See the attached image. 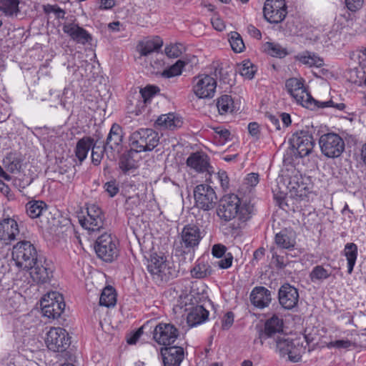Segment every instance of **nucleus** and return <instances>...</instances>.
<instances>
[{
    "label": "nucleus",
    "instance_id": "nucleus-1",
    "mask_svg": "<svg viewBox=\"0 0 366 366\" xmlns=\"http://www.w3.org/2000/svg\"><path fill=\"white\" fill-rule=\"evenodd\" d=\"M252 209V205L241 200L237 195L230 194L221 199L217 214L225 222L237 219L244 223L251 218Z\"/></svg>",
    "mask_w": 366,
    "mask_h": 366
},
{
    "label": "nucleus",
    "instance_id": "nucleus-2",
    "mask_svg": "<svg viewBox=\"0 0 366 366\" xmlns=\"http://www.w3.org/2000/svg\"><path fill=\"white\" fill-rule=\"evenodd\" d=\"M12 259L15 264L23 269L29 270L36 260L38 254L35 247L29 241H20L13 247Z\"/></svg>",
    "mask_w": 366,
    "mask_h": 366
},
{
    "label": "nucleus",
    "instance_id": "nucleus-3",
    "mask_svg": "<svg viewBox=\"0 0 366 366\" xmlns=\"http://www.w3.org/2000/svg\"><path fill=\"white\" fill-rule=\"evenodd\" d=\"M130 146L136 152L152 151L159 143V134L152 129H141L129 137Z\"/></svg>",
    "mask_w": 366,
    "mask_h": 366
},
{
    "label": "nucleus",
    "instance_id": "nucleus-4",
    "mask_svg": "<svg viewBox=\"0 0 366 366\" xmlns=\"http://www.w3.org/2000/svg\"><path fill=\"white\" fill-rule=\"evenodd\" d=\"M321 152L327 158H337L345 151V144L337 134L330 132L322 134L319 139Z\"/></svg>",
    "mask_w": 366,
    "mask_h": 366
},
{
    "label": "nucleus",
    "instance_id": "nucleus-5",
    "mask_svg": "<svg viewBox=\"0 0 366 366\" xmlns=\"http://www.w3.org/2000/svg\"><path fill=\"white\" fill-rule=\"evenodd\" d=\"M64 307V298L57 292H48L41 300L42 313L48 318L54 320L59 317Z\"/></svg>",
    "mask_w": 366,
    "mask_h": 366
},
{
    "label": "nucleus",
    "instance_id": "nucleus-6",
    "mask_svg": "<svg viewBox=\"0 0 366 366\" xmlns=\"http://www.w3.org/2000/svg\"><path fill=\"white\" fill-rule=\"evenodd\" d=\"M94 249L97 256L105 262H112L118 256L117 240L108 233L97 238Z\"/></svg>",
    "mask_w": 366,
    "mask_h": 366
},
{
    "label": "nucleus",
    "instance_id": "nucleus-7",
    "mask_svg": "<svg viewBox=\"0 0 366 366\" xmlns=\"http://www.w3.org/2000/svg\"><path fill=\"white\" fill-rule=\"evenodd\" d=\"M302 78H290L285 82L287 92L295 102L304 107H311L312 96L305 86Z\"/></svg>",
    "mask_w": 366,
    "mask_h": 366
},
{
    "label": "nucleus",
    "instance_id": "nucleus-8",
    "mask_svg": "<svg viewBox=\"0 0 366 366\" xmlns=\"http://www.w3.org/2000/svg\"><path fill=\"white\" fill-rule=\"evenodd\" d=\"M49 350L61 352L70 345V337L66 330L61 327H51L46 333L45 340Z\"/></svg>",
    "mask_w": 366,
    "mask_h": 366
},
{
    "label": "nucleus",
    "instance_id": "nucleus-9",
    "mask_svg": "<svg viewBox=\"0 0 366 366\" xmlns=\"http://www.w3.org/2000/svg\"><path fill=\"white\" fill-rule=\"evenodd\" d=\"M194 197L196 206L204 211L213 209L217 200V195L212 187L204 184L194 188Z\"/></svg>",
    "mask_w": 366,
    "mask_h": 366
},
{
    "label": "nucleus",
    "instance_id": "nucleus-10",
    "mask_svg": "<svg viewBox=\"0 0 366 366\" xmlns=\"http://www.w3.org/2000/svg\"><path fill=\"white\" fill-rule=\"evenodd\" d=\"M283 320L279 316L274 315L267 319L264 323V329L259 331L258 337L254 340L255 344L259 343L261 345L267 339H274L277 336L282 335Z\"/></svg>",
    "mask_w": 366,
    "mask_h": 366
},
{
    "label": "nucleus",
    "instance_id": "nucleus-11",
    "mask_svg": "<svg viewBox=\"0 0 366 366\" xmlns=\"http://www.w3.org/2000/svg\"><path fill=\"white\" fill-rule=\"evenodd\" d=\"M216 88L217 81L212 76L201 74L193 79V92L198 98H212Z\"/></svg>",
    "mask_w": 366,
    "mask_h": 366
},
{
    "label": "nucleus",
    "instance_id": "nucleus-12",
    "mask_svg": "<svg viewBox=\"0 0 366 366\" xmlns=\"http://www.w3.org/2000/svg\"><path fill=\"white\" fill-rule=\"evenodd\" d=\"M265 19L272 24L282 22L286 15L287 6L285 0H267L263 8Z\"/></svg>",
    "mask_w": 366,
    "mask_h": 366
},
{
    "label": "nucleus",
    "instance_id": "nucleus-13",
    "mask_svg": "<svg viewBox=\"0 0 366 366\" xmlns=\"http://www.w3.org/2000/svg\"><path fill=\"white\" fill-rule=\"evenodd\" d=\"M87 215L79 219L82 227L92 232L99 231L104 225V215L102 209L95 204L86 208Z\"/></svg>",
    "mask_w": 366,
    "mask_h": 366
},
{
    "label": "nucleus",
    "instance_id": "nucleus-14",
    "mask_svg": "<svg viewBox=\"0 0 366 366\" xmlns=\"http://www.w3.org/2000/svg\"><path fill=\"white\" fill-rule=\"evenodd\" d=\"M179 335V330L174 325L164 322L157 325L152 332L154 341L164 346L173 344Z\"/></svg>",
    "mask_w": 366,
    "mask_h": 366
},
{
    "label": "nucleus",
    "instance_id": "nucleus-15",
    "mask_svg": "<svg viewBox=\"0 0 366 366\" xmlns=\"http://www.w3.org/2000/svg\"><path fill=\"white\" fill-rule=\"evenodd\" d=\"M290 144L296 149L297 156L301 158L308 156L315 145L312 136L307 131L295 133L290 139Z\"/></svg>",
    "mask_w": 366,
    "mask_h": 366
},
{
    "label": "nucleus",
    "instance_id": "nucleus-16",
    "mask_svg": "<svg viewBox=\"0 0 366 366\" xmlns=\"http://www.w3.org/2000/svg\"><path fill=\"white\" fill-rule=\"evenodd\" d=\"M147 269L154 277H157L161 280H167L171 274L170 268L168 267L165 258L157 254L151 255L148 260Z\"/></svg>",
    "mask_w": 366,
    "mask_h": 366
},
{
    "label": "nucleus",
    "instance_id": "nucleus-17",
    "mask_svg": "<svg viewBox=\"0 0 366 366\" xmlns=\"http://www.w3.org/2000/svg\"><path fill=\"white\" fill-rule=\"evenodd\" d=\"M279 302L286 310H292L297 305L299 292L297 289L290 284H284L278 292Z\"/></svg>",
    "mask_w": 366,
    "mask_h": 366
},
{
    "label": "nucleus",
    "instance_id": "nucleus-18",
    "mask_svg": "<svg viewBox=\"0 0 366 366\" xmlns=\"http://www.w3.org/2000/svg\"><path fill=\"white\" fill-rule=\"evenodd\" d=\"M30 276L33 281L37 284H45L52 277V270L46 260L39 259L35 262L34 266L29 268Z\"/></svg>",
    "mask_w": 366,
    "mask_h": 366
},
{
    "label": "nucleus",
    "instance_id": "nucleus-19",
    "mask_svg": "<svg viewBox=\"0 0 366 366\" xmlns=\"http://www.w3.org/2000/svg\"><path fill=\"white\" fill-rule=\"evenodd\" d=\"M202 239L201 232L198 226L193 224H187L181 232L182 247L189 250L197 247Z\"/></svg>",
    "mask_w": 366,
    "mask_h": 366
},
{
    "label": "nucleus",
    "instance_id": "nucleus-20",
    "mask_svg": "<svg viewBox=\"0 0 366 366\" xmlns=\"http://www.w3.org/2000/svg\"><path fill=\"white\" fill-rule=\"evenodd\" d=\"M62 30L73 41L78 44H85L92 40V35L86 29L74 22L64 23Z\"/></svg>",
    "mask_w": 366,
    "mask_h": 366
},
{
    "label": "nucleus",
    "instance_id": "nucleus-21",
    "mask_svg": "<svg viewBox=\"0 0 366 366\" xmlns=\"http://www.w3.org/2000/svg\"><path fill=\"white\" fill-rule=\"evenodd\" d=\"M19 234L17 222L10 217L4 218L0 221V240L9 244L16 239Z\"/></svg>",
    "mask_w": 366,
    "mask_h": 366
},
{
    "label": "nucleus",
    "instance_id": "nucleus-22",
    "mask_svg": "<svg viewBox=\"0 0 366 366\" xmlns=\"http://www.w3.org/2000/svg\"><path fill=\"white\" fill-rule=\"evenodd\" d=\"M164 366H179L184 356L182 347H164L161 349Z\"/></svg>",
    "mask_w": 366,
    "mask_h": 366
},
{
    "label": "nucleus",
    "instance_id": "nucleus-23",
    "mask_svg": "<svg viewBox=\"0 0 366 366\" xmlns=\"http://www.w3.org/2000/svg\"><path fill=\"white\" fill-rule=\"evenodd\" d=\"M287 189L293 197L304 198L307 197L309 188L303 182V178L301 175L295 174L290 178Z\"/></svg>",
    "mask_w": 366,
    "mask_h": 366
},
{
    "label": "nucleus",
    "instance_id": "nucleus-24",
    "mask_svg": "<svg viewBox=\"0 0 366 366\" xmlns=\"http://www.w3.org/2000/svg\"><path fill=\"white\" fill-rule=\"evenodd\" d=\"M209 157L203 152H194L189 155L187 159V164L197 172H208L209 167Z\"/></svg>",
    "mask_w": 366,
    "mask_h": 366
},
{
    "label": "nucleus",
    "instance_id": "nucleus-25",
    "mask_svg": "<svg viewBox=\"0 0 366 366\" xmlns=\"http://www.w3.org/2000/svg\"><path fill=\"white\" fill-rule=\"evenodd\" d=\"M271 292L264 287H254L250 294L252 304L259 308H264L271 302Z\"/></svg>",
    "mask_w": 366,
    "mask_h": 366
},
{
    "label": "nucleus",
    "instance_id": "nucleus-26",
    "mask_svg": "<svg viewBox=\"0 0 366 366\" xmlns=\"http://www.w3.org/2000/svg\"><path fill=\"white\" fill-rule=\"evenodd\" d=\"M209 312L202 305L191 309L187 315V321L190 327H195L208 319Z\"/></svg>",
    "mask_w": 366,
    "mask_h": 366
},
{
    "label": "nucleus",
    "instance_id": "nucleus-27",
    "mask_svg": "<svg viewBox=\"0 0 366 366\" xmlns=\"http://www.w3.org/2000/svg\"><path fill=\"white\" fill-rule=\"evenodd\" d=\"M123 140V132L122 127L117 124H112L106 140V147L111 150H116L120 147Z\"/></svg>",
    "mask_w": 366,
    "mask_h": 366
},
{
    "label": "nucleus",
    "instance_id": "nucleus-28",
    "mask_svg": "<svg viewBox=\"0 0 366 366\" xmlns=\"http://www.w3.org/2000/svg\"><path fill=\"white\" fill-rule=\"evenodd\" d=\"M23 300V296L20 293L14 290H8L4 295L3 303L10 312L16 311L20 307Z\"/></svg>",
    "mask_w": 366,
    "mask_h": 366
},
{
    "label": "nucleus",
    "instance_id": "nucleus-29",
    "mask_svg": "<svg viewBox=\"0 0 366 366\" xmlns=\"http://www.w3.org/2000/svg\"><path fill=\"white\" fill-rule=\"evenodd\" d=\"M181 119L173 113L162 114L155 122V125L162 129H174L182 125Z\"/></svg>",
    "mask_w": 366,
    "mask_h": 366
},
{
    "label": "nucleus",
    "instance_id": "nucleus-30",
    "mask_svg": "<svg viewBox=\"0 0 366 366\" xmlns=\"http://www.w3.org/2000/svg\"><path fill=\"white\" fill-rule=\"evenodd\" d=\"M137 152L131 147L129 150L124 152L120 157L119 167L124 174L137 167V161L134 159V156L137 155Z\"/></svg>",
    "mask_w": 366,
    "mask_h": 366
},
{
    "label": "nucleus",
    "instance_id": "nucleus-31",
    "mask_svg": "<svg viewBox=\"0 0 366 366\" xmlns=\"http://www.w3.org/2000/svg\"><path fill=\"white\" fill-rule=\"evenodd\" d=\"M163 45V41L159 36L141 42L139 50L142 56H147L152 52L158 51Z\"/></svg>",
    "mask_w": 366,
    "mask_h": 366
},
{
    "label": "nucleus",
    "instance_id": "nucleus-32",
    "mask_svg": "<svg viewBox=\"0 0 366 366\" xmlns=\"http://www.w3.org/2000/svg\"><path fill=\"white\" fill-rule=\"evenodd\" d=\"M48 209L47 204L41 200H31L26 204L28 216L35 219L41 216Z\"/></svg>",
    "mask_w": 366,
    "mask_h": 366
},
{
    "label": "nucleus",
    "instance_id": "nucleus-33",
    "mask_svg": "<svg viewBox=\"0 0 366 366\" xmlns=\"http://www.w3.org/2000/svg\"><path fill=\"white\" fill-rule=\"evenodd\" d=\"M92 145L93 138L91 137H84L77 142L75 148V155L80 162H82L86 158Z\"/></svg>",
    "mask_w": 366,
    "mask_h": 366
},
{
    "label": "nucleus",
    "instance_id": "nucleus-34",
    "mask_svg": "<svg viewBox=\"0 0 366 366\" xmlns=\"http://www.w3.org/2000/svg\"><path fill=\"white\" fill-rule=\"evenodd\" d=\"M357 246L352 242L347 243L343 250V254L347 261V272L351 274L357 257Z\"/></svg>",
    "mask_w": 366,
    "mask_h": 366
},
{
    "label": "nucleus",
    "instance_id": "nucleus-35",
    "mask_svg": "<svg viewBox=\"0 0 366 366\" xmlns=\"http://www.w3.org/2000/svg\"><path fill=\"white\" fill-rule=\"evenodd\" d=\"M295 59L300 63L310 67H320L324 64L322 59L316 56L315 54L309 52L307 51L302 54H297V56H295Z\"/></svg>",
    "mask_w": 366,
    "mask_h": 366
},
{
    "label": "nucleus",
    "instance_id": "nucleus-36",
    "mask_svg": "<svg viewBox=\"0 0 366 366\" xmlns=\"http://www.w3.org/2000/svg\"><path fill=\"white\" fill-rule=\"evenodd\" d=\"M19 0H0V11L8 17L16 16L19 12Z\"/></svg>",
    "mask_w": 366,
    "mask_h": 366
},
{
    "label": "nucleus",
    "instance_id": "nucleus-37",
    "mask_svg": "<svg viewBox=\"0 0 366 366\" xmlns=\"http://www.w3.org/2000/svg\"><path fill=\"white\" fill-rule=\"evenodd\" d=\"M212 268L207 262L204 259H198L194 267L191 270V274L194 278H204L212 274Z\"/></svg>",
    "mask_w": 366,
    "mask_h": 366
},
{
    "label": "nucleus",
    "instance_id": "nucleus-38",
    "mask_svg": "<svg viewBox=\"0 0 366 366\" xmlns=\"http://www.w3.org/2000/svg\"><path fill=\"white\" fill-rule=\"evenodd\" d=\"M217 107L219 114L232 113L234 109V101L231 96L222 95L217 99Z\"/></svg>",
    "mask_w": 366,
    "mask_h": 366
},
{
    "label": "nucleus",
    "instance_id": "nucleus-39",
    "mask_svg": "<svg viewBox=\"0 0 366 366\" xmlns=\"http://www.w3.org/2000/svg\"><path fill=\"white\" fill-rule=\"evenodd\" d=\"M116 303V293L112 287H106L102 292L99 304L102 306L109 307Z\"/></svg>",
    "mask_w": 366,
    "mask_h": 366
},
{
    "label": "nucleus",
    "instance_id": "nucleus-40",
    "mask_svg": "<svg viewBox=\"0 0 366 366\" xmlns=\"http://www.w3.org/2000/svg\"><path fill=\"white\" fill-rule=\"evenodd\" d=\"M264 50L270 56L278 58H283L288 54L285 48L274 42H266L264 44Z\"/></svg>",
    "mask_w": 366,
    "mask_h": 366
},
{
    "label": "nucleus",
    "instance_id": "nucleus-41",
    "mask_svg": "<svg viewBox=\"0 0 366 366\" xmlns=\"http://www.w3.org/2000/svg\"><path fill=\"white\" fill-rule=\"evenodd\" d=\"M331 272L325 269L322 265H317L313 267L310 273V278L312 282H322L329 278Z\"/></svg>",
    "mask_w": 366,
    "mask_h": 366
},
{
    "label": "nucleus",
    "instance_id": "nucleus-42",
    "mask_svg": "<svg viewBox=\"0 0 366 366\" xmlns=\"http://www.w3.org/2000/svg\"><path fill=\"white\" fill-rule=\"evenodd\" d=\"M273 343H275L277 349L281 356L285 357V353L288 352L289 349L292 348L294 342L291 341L289 338H286L285 335L277 336L276 338L272 340Z\"/></svg>",
    "mask_w": 366,
    "mask_h": 366
},
{
    "label": "nucleus",
    "instance_id": "nucleus-43",
    "mask_svg": "<svg viewBox=\"0 0 366 366\" xmlns=\"http://www.w3.org/2000/svg\"><path fill=\"white\" fill-rule=\"evenodd\" d=\"M275 243L283 249H291L295 247V240L290 237L286 232L282 231L275 236Z\"/></svg>",
    "mask_w": 366,
    "mask_h": 366
},
{
    "label": "nucleus",
    "instance_id": "nucleus-44",
    "mask_svg": "<svg viewBox=\"0 0 366 366\" xmlns=\"http://www.w3.org/2000/svg\"><path fill=\"white\" fill-rule=\"evenodd\" d=\"M92 149V162L94 165H99L103 158L104 153L108 149L104 144L103 147L97 145V142L93 139V145Z\"/></svg>",
    "mask_w": 366,
    "mask_h": 366
},
{
    "label": "nucleus",
    "instance_id": "nucleus-45",
    "mask_svg": "<svg viewBox=\"0 0 366 366\" xmlns=\"http://www.w3.org/2000/svg\"><path fill=\"white\" fill-rule=\"evenodd\" d=\"M229 41L232 50L236 53H240L244 49V44L239 34L232 31L229 34Z\"/></svg>",
    "mask_w": 366,
    "mask_h": 366
},
{
    "label": "nucleus",
    "instance_id": "nucleus-46",
    "mask_svg": "<svg viewBox=\"0 0 366 366\" xmlns=\"http://www.w3.org/2000/svg\"><path fill=\"white\" fill-rule=\"evenodd\" d=\"M185 63L183 61L178 60L174 64L172 65L168 69L163 71L162 73V76L166 78H171L180 75Z\"/></svg>",
    "mask_w": 366,
    "mask_h": 366
},
{
    "label": "nucleus",
    "instance_id": "nucleus-47",
    "mask_svg": "<svg viewBox=\"0 0 366 366\" xmlns=\"http://www.w3.org/2000/svg\"><path fill=\"white\" fill-rule=\"evenodd\" d=\"M254 64L249 60L244 61L239 66V72L242 76L248 79H252L255 74Z\"/></svg>",
    "mask_w": 366,
    "mask_h": 366
},
{
    "label": "nucleus",
    "instance_id": "nucleus-48",
    "mask_svg": "<svg viewBox=\"0 0 366 366\" xmlns=\"http://www.w3.org/2000/svg\"><path fill=\"white\" fill-rule=\"evenodd\" d=\"M302 346H300L299 344L295 345L293 343L292 348H290L288 352L285 353V357L287 356L291 362H297L302 357Z\"/></svg>",
    "mask_w": 366,
    "mask_h": 366
},
{
    "label": "nucleus",
    "instance_id": "nucleus-49",
    "mask_svg": "<svg viewBox=\"0 0 366 366\" xmlns=\"http://www.w3.org/2000/svg\"><path fill=\"white\" fill-rule=\"evenodd\" d=\"M181 44H174L165 47V53L169 58H177L182 54Z\"/></svg>",
    "mask_w": 366,
    "mask_h": 366
},
{
    "label": "nucleus",
    "instance_id": "nucleus-50",
    "mask_svg": "<svg viewBox=\"0 0 366 366\" xmlns=\"http://www.w3.org/2000/svg\"><path fill=\"white\" fill-rule=\"evenodd\" d=\"M352 345V342L349 340H338L330 342L327 346L328 348L347 349Z\"/></svg>",
    "mask_w": 366,
    "mask_h": 366
},
{
    "label": "nucleus",
    "instance_id": "nucleus-51",
    "mask_svg": "<svg viewBox=\"0 0 366 366\" xmlns=\"http://www.w3.org/2000/svg\"><path fill=\"white\" fill-rule=\"evenodd\" d=\"M4 163L6 169L11 173L19 172L21 169V164L17 159L11 160V159L6 158Z\"/></svg>",
    "mask_w": 366,
    "mask_h": 366
},
{
    "label": "nucleus",
    "instance_id": "nucleus-52",
    "mask_svg": "<svg viewBox=\"0 0 366 366\" xmlns=\"http://www.w3.org/2000/svg\"><path fill=\"white\" fill-rule=\"evenodd\" d=\"M365 0H345V4L348 10L352 12L359 11L364 4Z\"/></svg>",
    "mask_w": 366,
    "mask_h": 366
},
{
    "label": "nucleus",
    "instance_id": "nucleus-53",
    "mask_svg": "<svg viewBox=\"0 0 366 366\" xmlns=\"http://www.w3.org/2000/svg\"><path fill=\"white\" fill-rule=\"evenodd\" d=\"M105 191L109 194L111 197H114L119 192V186L116 181H110L104 184Z\"/></svg>",
    "mask_w": 366,
    "mask_h": 366
},
{
    "label": "nucleus",
    "instance_id": "nucleus-54",
    "mask_svg": "<svg viewBox=\"0 0 366 366\" xmlns=\"http://www.w3.org/2000/svg\"><path fill=\"white\" fill-rule=\"evenodd\" d=\"M156 93L155 86H147L144 89H141L139 97H141L143 102L145 103L148 99L152 97Z\"/></svg>",
    "mask_w": 366,
    "mask_h": 366
},
{
    "label": "nucleus",
    "instance_id": "nucleus-55",
    "mask_svg": "<svg viewBox=\"0 0 366 366\" xmlns=\"http://www.w3.org/2000/svg\"><path fill=\"white\" fill-rule=\"evenodd\" d=\"M224 258L217 262L218 266L221 269H227L232 266L233 256L231 253H227L223 256Z\"/></svg>",
    "mask_w": 366,
    "mask_h": 366
},
{
    "label": "nucleus",
    "instance_id": "nucleus-56",
    "mask_svg": "<svg viewBox=\"0 0 366 366\" xmlns=\"http://www.w3.org/2000/svg\"><path fill=\"white\" fill-rule=\"evenodd\" d=\"M234 322V314L232 312H228L224 316L222 321V327L223 330H228Z\"/></svg>",
    "mask_w": 366,
    "mask_h": 366
},
{
    "label": "nucleus",
    "instance_id": "nucleus-57",
    "mask_svg": "<svg viewBox=\"0 0 366 366\" xmlns=\"http://www.w3.org/2000/svg\"><path fill=\"white\" fill-rule=\"evenodd\" d=\"M226 250H227V248L225 246L220 244H217L213 245L212 249V254H213L214 257H216L217 258H221L223 256H224V254H227Z\"/></svg>",
    "mask_w": 366,
    "mask_h": 366
},
{
    "label": "nucleus",
    "instance_id": "nucleus-58",
    "mask_svg": "<svg viewBox=\"0 0 366 366\" xmlns=\"http://www.w3.org/2000/svg\"><path fill=\"white\" fill-rule=\"evenodd\" d=\"M310 102L312 103L311 107H307V108L312 109V110L317 109V108L330 107V105L332 104V100H329V101H326V102H320V101L315 100L312 97V100Z\"/></svg>",
    "mask_w": 366,
    "mask_h": 366
},
{
    "label": "nucleus",
    "instance_id": "nucleus-59",
    "mask_svg": "<svg viewBox=\"0 0 366 366\" xmlns=\"http://www.w3.org/2000/svg\"><path fill=\"white\" fill-rule=\"evenodd\" d=\"M211 23L214 29L222 31L225 29V24L222 19L218 16H214L211 19Z\"/></svg>",
    "mask_w": 366,
    "mask_h": 366
},
{
    "label": "nucleus",
    "instance_id": "nucleus-60",
    "mask_svg": "<svg viewBox=\"0 0 366 366\" xmlns=\"http://www.w3.org/2000/svg\"><path fill=\"white\" fill-rule=\"evenodd\" d=\"M259 183V174L250 173L245 178V184L250 187H254Z\"/></svg>",
    "mask_w": 366,
    "mask_h": 366
},
{
    "label": "nucleus",
    "instance_id": "nucleus-61",
    "mask_svg": "<svg viewBox=\"0 0 366 366\" xmlns=\"http://www.w3.org/2000/svg\"><path fill=\"white\" fill-rule=\"evenodd\" d=\"M218 178L221 183V186L224 189H227L229 187V177L227 174L224 171H221L218 172Z\"/></svg>",
    "mask_w": 366,
    "mask_h": 366
},
{
    "label": "nucleus",
    "instance_id": "nucleus-62",
    "mask_svg": "<svg viewBox=\"0 0 366 366\" xmlns=\"http://www.w3.org/2000/svg\"><path fill=\"white\" fill-rule=\"evenodd\" d=\"M274 199L276 203L278 204V206L281 209L285 210L286 207H288V204L285 202V195L283 194H274Z\"/></svg>",
    "mask_w": 366,
    "mask_h": 366
},
{
    "label": "nucleus",
    "instance_id": "nucleus-63",
    "mask_svg": "<svg viewBox=\"0 0 366 366\" xmlns=\"http://www.w3.org/2000/svg\"><path fill=\"white\" fill-rule=\"evenodd\" d=\"M247 31L252 37L256 38L257 39H260L262 38L260 31L252 24L247 26Z\"/></svg>",
    "mask_w": 366,
    "mask_h": 366
},
{
    "label": "nucleus",
    "instance_id": "nucleus-64",
    "mask_svg": "<svg viewBox=\"0 0 366 366\" xmlns=\"http://www.w3.org/2000/svg\"><path fill=\"white\" fill-rule=\"evenodd\" d=\"M248 131L249 133L253 136L256 137L258 135L259 132V127L257 122H251L248 124Z\"/></svg>",
    "mask_w": 366,
    "mask_h": 366
}]
</instances>
